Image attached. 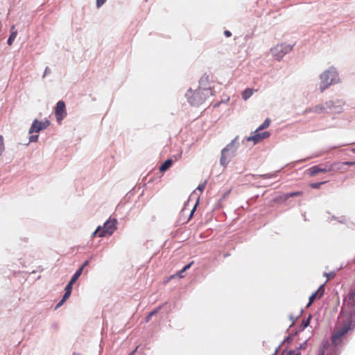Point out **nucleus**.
Returning a JSON list of instances; mask_svg holds the SVG:
<instances>
[{"label": "nucleus", "instance_id": "1", "mask_svg": "<svg viewBox=\"0 0 355 355\" xmlns=\"http://www.w3.org/2000/svg\"><path fill=\"white\" fill-rule=\"evenodd\" d=\"M320 89L321 92L329 88L331 85L340 82L339 73L336 67H329L320 75Z\"/></svg>", "mask_w": 355, "mask_h": 355}, {"label": "nucleus", "instance_id": "2", "mask_svg": "<svg viewBox=\"0 0 355 355\" xmlns=\"http://www.w3.org/2000/svg\"><path fill=\"white\" fill-rule=\"evenodd\" d=\"M211 95L212 92L209 87H199L194 91L189 89L186 94V97L191 105L198 106L202 104Z\"/></svg>", "mask_w": 355, "mask_h": 355}, {"label": "nucleus", "instance_id": "3", "mask_svg": "<svg viewBox=\"0 0 355 355\" xmlns=\"http://www.w3.org/2000/svg\"><path fill=\"white\" fill-rule=\"evenodd\" d=\"M237 140L238 137H236L221 150V155L220 158V164L221 166L226 167L230 162L231 159L236 155L239 148V142Z\"/></svg>", "mask_w": 355, "mask_h": 355}, {"label": "nucleus", "instance_id": "4", "mask_svg": "<svg viewBox=\"0 0 355 355\" xmlns=\"http://www.w3.org/2000/svg\"><path fill=\"white\" fill-rule=\"evenodd\" d=\"M293 46L287 44H277L271 49L272 57L277 61H280L283 57L291 51Z\"/></svg>", "mask_w": 355, "mask_h": 355}, {"label": "nucleus", "instance_id": "5", "mask_svg": "<svg viewBox=\"0 0 355 355\" xmlns=\"http://www.w3.org/2000/svg\"><path fill=\"white\" fill-rule=\"evenodd\" d=\"M101 227V231L98 234V237L102 238L107 235L110 236L117 229V220L109 218Z\"/></svg>", "mask_w": 355, "mask_h": 355}, {"label": "nucleus", "instance_id": "6", "mask_svg": "<svg viewBox=\"0 0 355 355\" xmlns=\"http://www.w3.org/2000/svg\"><path fill=\"white\" fill-rule=\"evenodd\" d=\"M50 125V122L48 120L44 121H40L37 119H35L28 130L29 134L33 132H40V131L45 130Z\"/></svg>", "mask_w": 355, "mask_h": 355}, {"label": "nucleus", "instance_id": "7", "mask_svg": "<svg viewBox=\"0 0 355 355\" xmlns=\"http://www.w3.org/2000/svg\"><path fill=\"white\" fill-rule=\"evenodd\" d=\"M55 115L57 121L59 123H61L62 121L67 116V111L64 101H60L57 103L55 108Z\"/></svg>", "mask_w": 355, "mask_h": 355}, {"label": "nucleus", "instance_id": "8", "mask_svg": "<svg viewBox=\"0 0 355 355\" xmlns=\"http://www.w3.org/2000/svg\"><path fill=\"white\" fill-rule=\"evenodd\" d=\"M351 329V322L348 321L345 323L344 325L338 329L336 333H334L331 336V341L334 344H336L337 340H339L341 337H343L345 334L348 332V331Z\"/></svg>", "mask_w": 355, "mask_h": 355}, {"label": "nucleus", "instance_id": "9", "mask_svg": "<svg viewBox=\"0 0 355 355\" xmlns=\"http://www.w3.org/2000/svg\"><path fill=\"white\" fill-rule=\"evenodd\" d=\"M331 105H332V103H331L325 102L324 103L317 105L312 107L306 108L304 110V113L307 114V113L314 112V113H317V114H322V113H324V112H328V107L331 106Z\"/></svg>", "mask_w": 355, "mask_h": 355}, {"label": "nucleus", "instance_id": "10", "mask_svg": "<svg viewBox=\"0 0 355 355\" xmlns=\"http://www.w3.org/2000/svg\"><path fill=\"white\" fill-rule=\"evenodd\" d=\"M260 131L261 130H258V129H257L253 132V135L250 136L247 138V141H252L254 144H256L261 141L262 139L269 137L270 135L269 132L266 131L260 132Z\"/></svg>", "mask_w": 355, "mask_h": 355}, {"label": "nucleus", "instance_id": "11", "mask_svg": "<svg viewBox=\"0 0 355 355\" xmlns=\"http://www.w3.org/2000/svg\"><path fill=\"white\" fill-rule=\"evenodd\" d=\"M327 103H332L331 106L328 107V112L340 113L343 112L344 103L342 100L329 101Z\"/></svg>", "mask_w": 355, "mask_h": 355}, {"label": "nucleus", "instance_id": "12", "mask_svg": "<svg viewBox=\"0 0 355 355\" xmlns=\"http://www.w3.org/2000/svg\"><path fill=\"white\" fill-rule=\"evenodd\" d=\"M332 166L321 167L320 166H313L309 169L310 176H314L319 173H326L332 170Z\"/></svg>", "mask_w": 355, "mask_h": 355}, {"label": "nucleus", "instance_id": "13", "mask_svg": "<svg viewBox=\"0 0 355 355\" xmlns=\"http://www.w3.org/2000/svg\"><path fill=\"white\" fill-rule=\"evenodd\" d=\"M306 345V342L301 344L298 347L295 348L293 350H284L282 355H301L302 349H304Z\"/></svg>", "mask_w": 355, "mask_h": 355}, {"label": "nucleus", "instance_id": "14", "mask_svg": "<svg viewBox=\"0 0 355 355\" xmlns=\"http://www.w3.org/2000/svg\"><path fill=\"white\" fill-rule=\"evenodd\" d=\"M254 94V90L250 88L245 89L242 93V98L244 101L248 100Z\"/></svg>", "mask_w": 355, "mask_h": 355}, {"label": "nucleus", "instance_id": "15", "mask_svg": "<svg viewBox=\"0 0 355 355\" xmlns=\"http://www.w3.org/2000/svg\"><path fill=\"white\" fill-rule=\"evenodd\" d=\"M173 162L171 159H166L159 167L160 171H165L166 169H168L172 164Z\"/></svg>", "mask_w": 355, "mask_h": 355}, {"label": "nucleus", "instance_id": "16", "mask_svg": "<svg viewBox=\"0 0 355 355\" xmlns=\"http://www.w3.org/2000/svg\"><path fill=\"white\" fill-rule=\"evenodd\" d=\"M311 315H310L307 319L306 320H304L302 322V324H300V326L299 327V329H300V331H303L306 327H307L309 324V322H310V319H311Z\"/></svg>", "mask_w": 355, "mask_h": 355}, {"label": "nucleus", "instance_id": "17", "mask_svg": "<svg viewBox=\"0 0 355 355\" xmlns=\"http://www.w3.org/2000/svg\"><path fill=\"white\" fill-rule=\"evenodd\" d=\"M83 272V270H82V268H78L76 272L73 274V275L72 276L71 279L70 281H71L72 282L75 283L76 281L80 277V276L81 275Z\"/></svg>", "mask_w": 355, "mask_h": 355}, {"label": "nucleus", "instance_id": "18", "mask_svg": "<svg viewBox=\"0 0 355 355\" xmlns=\"http://www.w3.org/2000/svg\"><path fill=\"white\" fill-rule=\"evenodd\" d=\"M160 309H161V307L159 306V307H158V308H157V309H154V310H153V311H152L151 312H150V313H148V315L146 317V318H145L146 322H149V321H150V318H151L153 315H155L158 312V311H159Z\"/></svg>", "mask_w": 355, "mask_h": 355}, {"label": "nucleus", "instance_id": "19", "mask_svg": "<svg viewBox=\"0 0 355 355\" xmlns=\"http://www.w3.org/2000/svg\"><path fill=\"white\" fill-rule=\"evenodd\" d=\"M17 32H12L10 33L8 39V45H12L13 42L15 41L16 37H17Z\"/></svg>", "mask_w": 355, "mask_h": 355}, {"label": "nucleus", "instance_id": "20", "mask_svg": "<svg viewBox=\"0 0 355 355\" xmlns=\"http://www.w3.org/2000/svg\"><path fill=\"white\" fill-rule=\"evenodd\" d=\"M270 123V120L268 118H267L264 121V122L257 128L258 130H262L268 128L269 126Z\"/></svg>", "mask_w": 355, "mask_h": 355}, {"label": "nucleus", "instance_id": "21", "mask_svg": "<svg viewBox=\"0 0 355 355\" xmlns=\"http://www.w3.org/2000/svg\"><path fill=\"white\" fill-rule=\"evenodd\" d=\"M192 263H193V262H191V263H188L187 265H186V266H184V268H182V270L178 272V276H179L180 277H183L182 273H183L184 272H186V270H187V269H189V268L191 267V264H192Z\"/></svg>", "mask_w": 355, "mask_h": 355}, {"label": "nucleus", "instance_id": "22", "mask_svg": "<svg viewBox=\"0 0 355 355\" xmlns=\"http://www.w3.org/2000/svg\"><path fill=\"white\" fill-rule=\"evenodd\" d=\"M5 150V146L3 143V137L2 135H0V156L3 154Z\"/></svg>", "mask_w": 355, "mask_h": 355}, {"label": "nucleus", "instance_id": "23", "mask_svg": "<svg viewBox=\"0 0 355 355\" xmlns=\"http://www.w3.org/2000/svg\"><path fill=\"white\" fill-rule=\"evenodd\" d=\"M327 182L324 181V182H314V183H311L309 184V186L313 188V189H319L320 187V186L324 183H326Z\"/></svg>", "mask_w": 355, "mask_h": 355}, {"label": "nucleus", "instance_id": "24", "mask_svg": "<svg viewBox=\"0 0 355 355\" xmlns=\"http://www.w3.org/2000/svg\"><path fill=\"white\" fill-rule=\"evenodd\" d=\"M302 193L301 191L291 192V193H286V198H288L290 197L300 196V195H302Z\"/></svg>", "mask_w": 355, "mask_h": 355}, {"label": "nucleus", "instance_id": "25", "mask_svg": "<svg viewBox=\"0 0 355 355\" xmlns=\"http://www.w3.org/2000/svg\"><path fill=\"white\" fill-rule=\"evenodd\" d=\"M74 283L72 282L71 281H70L67 285L66 286L65 288H64V291L65 292H67V293H71V291H72V286Z\"/></svg>", "mask_w": 355, "mask_h": 355}, {"label": "nucleus", "instance_id": "26", "mask_svg": "<svg viewBox=\"0 0 355 355\" xmlns=\"http://www.w3.org/2000/svg\"><path fill=\"white\" fill-rule=\"evenodd\" d=\"M318 294V291H315L314 293H312V295L309 297V303L307 304V306H310L313 302L314 301V300L315 299V297Z\"/></svg>", "mask_w": 355, "mask_h": 355}, {"label": "nucleus", "instance_id": "27", "mask_svg": "<svg viewBox=\"0 0 355 355\" xmlns=\"http://www.w3.org/2000/svg\"><path fill=\"white\" fill-rule=\"evenodd\" d=\"M39 136L37 135H31L29 137V142H37Z\"/></svg>", "mask_w": 355, "mask_h": 355}, {"label": "nucleus", "instance_id": "28", "mask_svg": "<svg viewBox=\"0 0 355 355\" xmlns=\"http://www.w3.org/2000/svg\"><path fill=\"white\" fill-rule=\"evenodd\" d=\"M101 225H99L96 230L92 234V237L95 236L96 235L98 236L99 232L101 231Z\"/></svg>", "mask_w": 355, "mask_h": 355}, {"label": "nucleus", "instance_id": "29", "mask_svg": "<svg viewBox=\"0 0 355 355\" xmlns=\"http://www.w3.org/2000/svg\"><path fill=\"white\" fill-rule=\"evenodd\" d=\"M206 181H205L203 183H201L200 184L198 187H197V189L200 191H202L205 188V185H206Z\"/></svg>", "mask_w": 355, "mask_h": 355}, {"label": "nucleus", "instance_id": "30", "mask_svg": "<svg viewBox=\"0 0 355 355\" xmlns=\"http://www.w3.org/2000/svg\"><path fill=\"white\" fill-rule=\"evenodd\" d=\"M106 0H96V7L98 8H101L105 3Z\"/></svg>", "mask_w": 355, "mask_h": 355}, {"label": "nucleus", "instance_id": "31", "mask_svg": "<svg viewBox=\"0 0 355 355\" xmlns=\"http://www.w3.org/2000/svg\"><path fill=\"white\" fill-rule=\"evenodd\" d=\"M324 285H321L319 288L318 289V293H320V295H319V298H320L322 297V295H323V293H324Z\"/></svg>", "mask_w": 355, "mask_h": 355}, {"label": "nucleus", "instance_id": "32", "mask_svg": "<svg viewBox=\"0 0 355 355\" xmlns=\"http://www.w3.org/2000/svg\"><path fill=\"white\" fill-rule=\"evenodd\" d=\"M198 202V200L196 202V204H195L194 207H193L192 210L191 211L190 214H189V220L190 218H191V217L193 216V213H194V211H195V210H196V206H197Z\"/></svg>", "mask_w": 355, "mask_h": 355}, {"label": "nucleus", "instance_id": "33", "mask_svg": "<svg viewBox=\"0 0 355 355\" xmlns=\"http://www.w3.org/2000/svg\"><path fill=\"white\" fill-rule=\"evenodd\" d=\"M70 295H71V293L65 292V293L64 294V295L62 298V302H65L69 297Z\"/></svg>", "mask_w": 355, "mask_h": 355}, {"label": "nucleus", "instance_id": "34", "mask_svg": "<svg viewBox=\"0 0 355 355\" xmlns=\"http://www.w3.org/2000/svg\"><path fill=\"white\" fill-rule=\"evenodd\" d=\"M338 221L340 223H346L347 222V218L345 216H342Z\"/></svg>", "mask_w": 355, "mask_h": 355}, {"label": "nucleus", "instance_id": "35", "mask_svg": "<svg viewBox=\"0 0 355 355\" xmlns=\"http://www.w3.org/2000/svg\"><path fill=\"white\" fill-rule=\"evenodd\" d=\"M89 263V260H86L79 268H82V270L83 271L84 268L86 267Z\"/></svg>", "mask_w": 355, "mask_h": 355}, {"label": "nucleus", "instance_id": "36", "mask_svg": "<svg viewBox=\"0 0 355 355\" xmlns=\"http://www.w3.org/2000/svg\"><path fill=\"white\" fill-rule=\"evenodd\" d=\"M64 302H62V300H60V301L57 304V305L55 306V309H58L59 307H60V306L63 304V303H64Z\"/></svg>", "mask_w": 355, "mask_h": 355}, {"label": "nucleus", "instance_id": "37", "mask_svg": "<svg viewBox=\"0 0 355 355\" xmlns=\"http://www.w3.org/2000/svg\"><path fill=\"white\" fill-rule=\"evenodd\" d=\"M324 354H325V351H324V347L320 349L318 355H324Z\"/></svg>", "mask_w": 355, "mask_h": 355}, {"label": "nucleus", "instance_id": "38", "mask_svg": "<svg viewBox=\"0 0 355 355\" xmlns=\"http://www.w3.org/2000/svg\"><path fill=\"white\" fill-rule=\"evenodd\" d=\"M51 71L48 67H46L44 70V76H46L47 74L50 73Z\"/></svg>", "mask_w": 355, "mask_h": 355}, {"label": "nucleus", "instance_id": "39", "mask_svg": "<svg viewBox=\"0 0 355 355\" xmlns=\"http://www.w3.org/2000/svg\"><path fill=\"white\" fill-rule=\"evenodd\" d=\"M224 35L226 36V37H230L232 35V33L230 31H225L224 32Z\"/></svg>", "mask_w": 355, "mask_h": 355}, {"label": "nucleus", "instance_id": "40", "mask_svg": "<svg viewBox=\"0 0 355 355\" xmlns=\"http://www.w3.org/2000/svg\"><path fill=\"white\" fill-rule=\"evenodd\" d=\"M345 164L349 165V166L355 165V162H345Z\"/></svg>", "mask_w": 355, "mask_h": 355}, {"label": "nucleus", "instance_id": "41", "mask_svg": "<svg viewBox=\"0 0 355 355\" xmlns=\"http://www.w3.org/2000/svg\"><path fill=\"white\" fill-rule=\"evenodd\" d=\"M12 32H17L16 30H15V25L12 26L11 28H10V33H12Z\"/></svg>", "mask_w": 355, "mask_h": 355}, {"label": "nucleus", "instance_id": "42", "mask_svg": "<svg viewBox=\"0 0 355 355\" xmlns=\"http://www.w3.org/2000/svg\"><path fill=\"white\" fill-rule=\"evenodd\" d=\"M204 80L207 81V77H202V78L200 79V85H201V84H202V83Z\"/></svg>", "mask_w": 355, "mask_h": 355}, {"label": "nucleus", "instance_id": "43", "mask_svg": "<svg viewBox=\"0 0 355 355\" xmlns=\"http://www.w3.org/2000/svg\"><path fill=\"white\" fill-rule=\"evenodd\" d=\"M325 275H327L328 278H330V277H333L334 274V272H331L329 274L325 273Z\"/></svg>", "mask_w": 355, "mask_h": 355}, {"label": "nucleus", "instance_id": "44", "mask_svg": "<svg viewBox=\"0 0 355 355\" xmlns=\"http://www.w3.org/2000/svg\"><path fill=\"white\" fill-rule=\"evenodd\" d=\"M262 176H263V177H264L265 178H270V177H271V175H269V174L263 175H262Z\"/></svg>", "mask_w": 355, "mask_h": 355}, {"label": "nucleus", "instance_id": "45", "mask_svg": "<svg viewBox=\"0 0 355 355\" xmlns=\"http://www.w3.org/2000/svg\"><path fill=\"white\" fill-rule=\"evenodd\" d=\"M291 340V337H288L285 340L289 342Z\"/></svg>", "mask_w": 355, "mask_h": 355}, {"label": "nucleus", "instance_id": "46", "mask_svg": "<svg viewBox=\"0 0 355 355\" xmlns=\"http://www.w3.org/2000/svg\"><path fill=\"white\" fill-rule=\"evenodd\" d=\"M136 349H137V348L133 352H132L129 355H132L135 353V352L136 351Z\"/></svg>", "mask_w": 355, "mask_h": 355}, {"label": "nucleus", "instance_id": "47", "mask_svg": "<svg viewBox=\"0 0 355 355\" xmlns=\"http://www.w3.org/2000/svg\"><path fill=\"white\" fill-rule=\"evenodd\" d=\"M335 219H336L335 216L331 217V220H335Z\"/></svg>", "mask_w": 355, "mask_h": 355}, {"label": "nucleus", "instance_id": "48", "mask_svg": "<svg viewBox=\"0 0 355 355\" xmlns=\"http://www.w3.org/2000/svg\"><path fill=\"white\" fill-rule=\"evenodd\" d=\"M354 152H355V148L352 150Z\"/></svg>", "mask_w": 355, "mask_h": 355}]
</instances>
